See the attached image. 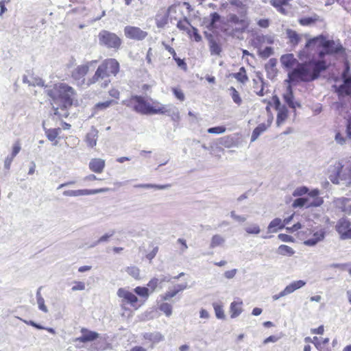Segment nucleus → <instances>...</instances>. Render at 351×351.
I'll list each match as a JSON object with an SVG mask.
<instances>
[{"instance_id": "c756f323", "label": "nucleus", "mask_w": 351, "mask_h": 351, "mask_svg": "<svg viewBox=\"0 0 351 351\" xmlns=\"http://www.w3.org/2000/svg\"><path fill=\"white\" fill-rule=\"evenodd\" d=\"M220 19L221 16L218 13H211L209 16V19L207 22V28L209 30L214 32L217 28V23L220 21Z\"/></svg>"}, {"instance_id": "338daca9", "label": "nucleus", "mask_w": 351, "mask_h": 351, "mask_svg": "<svg viewBox=\"0 0 351 351\" xmlns=\"http://www.w3.org/2000/svg\"><path fill=\"white\" fill-rule=\"evenodd\" d=\"M276 64V60L274 58H271L269 60V62L265 66V69L267 70V72L269 73V69L274 70V68Z\"/></svg>"}, {"instance_id": "dca6fc26", "label": "nucleus", "mask_w": 351, "mask_h": 351, "mask_svg": "<svg viewBox=\"0 0 351 351\" xmlns=\"http://www.w3.org/2000/svg\"><path fill=\"white\" fill-rule=\"evenodd\" d=\"M106 165L105 160L101 158H95L90 160L88 167L90 170L96 173L103 172Z\"/></svg>"}, {"instance_id": "412c9836", "label": "nucleus", "mask_w": 351, "mask_h": 351, "mask_svg": "<svg viewBox=\"0 0 351 351\" xmlns=\"http://www.w3.org/2000/svg\"><path fill=\"white\" fill-rule=\"evenodd\" d=\"M325 237V232L323 229H320L315 232L313 237L307 240H306L304 243L308 246H314L318 242L324 240Z\"/></svg>"}, {"instance_id": "e2e57ef3", "label": "nucleus", "mask_w": 351, "mask_h": 351, "mask_svg": "<svg viewBox=\"0 0 351 351\" xmlns=\"http://www.w3.org/2000/svg\"><path fill=\"white\" fill-rule=\"evenodd\" d=\"M316 21H317L316 18L306 17V18L301 19L300 20V23L302 25H309L313 23Z\"/></svg>"}, {"instance_id": "4c0bfd02", "label": "nucleus", "mask_w": 351, "mask_h": 351, "mask_svg": "<svg viewBox=\"0 0 351 351\" xmlns=\"http://www.w3.org/2000/svg\"><path fill=\"white\" fill-rule=\"evenodd\" d=\"M225 243V239L219 234H215L212 237L210 247L215 248L218 246H221Z\"/></svg>"}, {"instance_id": "5701e85b", "label": "nucleus", "mask_w": 351, "mask_h": 351, "mask_svg": "<svg viewBox=\"0 0 351 351\" xmlns=\"http://www.w3.org/2000/svg\"><path fill=\"white\" fill-rule=\"evenodd\" d=\"M272 119V117L269 118L267 124L261 123L254 130L251 136V141L253 142L256 141L258 137L270 126Z\"/></svg>"}, {"instance_id": "aec40b11", "label": "nucleus", "mask_w": 351, "mask_h": 351, "mask_svg": "<svg viewBox=\"0 0 351 351\" xmlns=\"http://www.w3.org/2000/svg\"><path fill=\"white\" fill-rule=\"evenodd\" d=\"M98 133V130L94 127H92L90 130L86 134L85 141L88 147L93 148L96 146Z\"/></svg>"}, {"instance_id": "a18cd8bd", "label": "nucleus", "mask_w": 351, "mask_h": 351, "mask_svg": "<svg viewBox=\"0 0 351 351\" xmlns=\"http://www.w3.org/2000/svg\"><path fill=\"white\" fill-rule=\"evenodd\" d=\"M306 199H308V202H306V208L320 206L324 203L322 197H306Z\"/></svg>"}, {"instance_id": "473e14b6", "label": "nucleus", "mask_w": 351, "mask_h": 351, "mask_svg": "<svg viewBox=\"0 0 351 351\" xmlns=\"http://www.w3.org/2000/svg\"><path fill=\"white\" fill-rule=\"evenodd\" d=\"M287 35L290 43L293 46L297 45L300 43L302 37V35L298 34L295 31L292 29H287Z\"/></svg>"}, {"instance_id": "c03bdc74", "label": "nucleus", "mask_w": 351, "mask_h": 351, "mask_svg": "<svg viewBox=\"0 0 351 351\" xmlns=\"http://www.w3.org/2000/svg\"><path fill=\"white\" fill-rule=\"evenodd\" d=\"M136 294L147 300L149 296V289L145 287H136L134 289Z\"/></svg>"}, {"instance_id": "0e129e2a", "label": "nucleus", "mask_w": 351, "mask_h": 351, "mask_svg": "<svg viewBox=\"0 0 351 351\" xmlns=\"http://www.w3.org/2000/svg\"><path fill=\"white\" fill-rule=\"evenodd\" d=\"M315 346L319 351H332V348L327 344L315 342Z\"/></svg>"}, {"instance_id": "3c124183", "label": "nucleus", "mask_w": 351, "mask_h": 351, "mask_svg": "<svg viewBox=\"0 0 351 351\" xmlns=\"http://www.w3.org/2000/svg\"><path fill=\"white\" fill-rule=\"evenodd\" d=\"M230 90L231 92V97L234 102L237 105H240L242 102V100L239 96L238 91L234 87H231L230 88Z\"/></svg>"}, {"instance_id": "6e6d98bb", "label": "nucleus", "mask_w": 351, "mask_h": 351, "mask_svg": "<svg viewBox=\"0 0 351 351\" xmlns=\"http://www.w3.org/2000/svg\"><path fill=\"white\" fill-rule=\"evenodd\" d=\"M187 33L191 37H194L196 42H199L202 40V36L198 34L197 29L194 27L191 26Z\"/></svg>"}, {"instance_id": "b1692460", "label": "nucleus", "mask_w": 351, "mask_h": 351, "mask_svg": "<svg viewBox=\"0 0 351 351\" xmlns=\"http://www.w3.org/2000/svg\"><path fill=\"white\" fill-rule=\"evenodd\" d=\"M82 332L83 335L75 339V341H80V342H87V341H91L95 339H96L99 337V334L93 332V331H89L86 329H82Z\"/></svg>"}, {"instance_id": "4be33fe9", "label": "nucleus", "mask_w": 351, "mask_h": 351, "mask_svg": "<svg viewBox=\"0 0 351 351\" xmlns=\"http://www.w3.org/2000/svg\"><path fill=\"white\" fill-rule=\"evenodd\" d=\"M264 43L271 44L273 43V39L267 36L256 35L252 40V45L258 49L263 46Z\"/></svg>"}, {"instance_id": "864d4df0", "label": "nucleus", "mask_w": 351, "mask_h": 351, "mask_svg": "<svg viewBox=\"0 0 351 351\" xmlns=\"http://www.w3.org/2000/svg\"><path fill=\"white\" fill-rule=\"evenodd\" d=\"M112 104H117V101L113 100H109L104 102H100L95 105L96 110H104L108 107H110Z\"/></svg>"}, {"instance_id": "9d476101", "label": "nucleus", "mask_w": 351, "mask_h": 351, "mask_svg": "<svg viewBox=\"0 0 351 351\" xmlns=\"http://www.w3.org/2000/svg\"><path fill=\"white\" fill-rule=\"evenodd\" d=\"M306 285V282L302 280H295L288 285L282 291L278 294L272 295L273 300L276 301L282 297H285L293 293L295 290L303 287Z\"/></svg>"}, {"instance_id": "5fc2aeb1", "label": "nucleus", "mask_w": 351, "mask_h": 351, "mask_svg": "<svg viewBox=\"0 0 351 351\" xmlns=\"http://www.w3.org/2000/svg\"><path fill=\"white\" fill-rule=\"evenodd\" d=\"M160 282V280L157 278H152L147 283V288L150 290L151 293H153Z\"/></svg>"}, {"instance_id": "f704fd0d", "label": "nucleus", "mask_w": 351, "mask_h": 351, "mask_svg": "<svg viewBox=\"0 0 351 351\" xmlns=\"http://www.w3.org/2000/svg\"><path fill=\"white\" fill-rule=\"evenodd\" d=\"M277 253L282 256H291L295 254V251L287 245H280L278 247Z\"/></svg>"}, {"instance_id": "774afa93", "label": "nucleus", "mask_w": 351, "mask_h": 351, "mask_svg": "<svg viewBox=\"0 0 351 351\" xmlns=\"http://www.w3.org/2000/svg\"><path fill=\"white\" fill-rule=\"evenodd\" d=\"M230 216L233 219L239 222H244L246 220V217L242 215H237L234 211H232L230 213Z\"/></svg>"}, {"instance_id": "f03ea898", "label": "nucleus", "mask_w": 351, "mask_h": 351, "mask_svg": "<svg viewBox=\"0 0 351 351\" xmlns=\"http://www.w3.org/2000/svg\"><path fill=\"white\" fill-rule=\"evenodd\" d=\"M45 93L50 98L55 114H58L59 108H66L72 106L75 95L74 89L65 83H58L48 87Z\"/></svg>"}, {"instance_id": "6e6552de", "label": "nucleus", "mask_w": 351, "mask_h": 351, "mask_svg": "<svg viewBox=\"0 0 351 351\" xmlns=\"http://www.w3.org/2000/svg\"><path fill=\"white\" fill-rule=\"evenodd\" d=\"M123 105L128 107H132L137 112H140L144 114H148L149 113V102L146 101L143 97L140 96H132L129 99H125L122 101Z\"/></svg>"}, {"instance_id": "a878e982", "label": "nucleus", "mask_w": 351, "mask_h": 351, "mask_svg": "<svg viewBox=\"0 0 351 351\" xmlns=\"http://www.w3.org/2000/svg\"><path fill=\"white\" fill-rule=\"evenodd\" d=\"M230 5L233 6L234 11L237 12L241 16H245L247 11V6L240 0H231Z\"/></svg>"}, {"instance_id": "f257e3e1", "label": "nucleus", "mask_w": 351, "mask_h": 351, "mask_svg": "<svg viewBox=\"0 0 351 351\" xmlns=\"http://www.w3.org/2000/svg\"><path fill=\"white\" fill-rule=\"evenodd\" d=\"M342 51L343 47L339 42L326 40L323 36L309 39L299 53V58L304 62L299 64L289 73V82L297 84L299 82L315 80L328 67L324 59L325 55L338 53Z\"/></svg>"}, {"instance_id": "37998d69", "label": "nucleus", "mask_w": 351, "mask_h": 351, "mask_svg": "<svg viewBox=\"0 0 351 351\" xmlns=\"http://www.w3.org/2000/svg\"><path fill=\"white\" fill-rule=\"evenodd\" d=\"M158 308L160 311L163 312L164 314L167 317H170L172 315V313H173L172 305L167 302L161 303L159 305Z\"/></svg>"}, {"instance_id": "6ab92c4d", "label": "nucleus", "mask_w": 351, "mask_h": 351, "mask_svg": "<svg viewBox=\"0 0 351 351\" xmlns=\"http://www.w3.org/2000/svg\"><path fill=\"white\" fill-rule=\"evenodd\" d=\"M243 301L240 298H237L230 306V313L231 318L239 317L243 312Z\"/></svg>"}, {"instance_id": "72a5a7b5", "label": "nucleus", "mask_w": 351, "mask_h": 351, "mask_svg": "<svg viewBox=\"0 0 351 351\" xmlns=\"http://www.w3.org/2000/svg\"><path fill=\"white\" fill-rule=\"evenodd\" d=\"M277 120L276 123L279 126L287 118L288 110L285 106H282L280 108L277 109Z\"/></svg>"}, {"instance_id": "7c9ffc66", "label": "nucleus", "mask_w": 351, "mask_h": 351, "mask_svg": "<svg viewBox=\"0 0 351 351\" xmlns=\"http://www.w3.org/2000/svg\"><path fill=\"white\" fill-rule=\"evenodd\" d=\"M171 185L170 184H138L134 185L135 188L142 189H154L155 190H166L169 189Z\"/></svg>"}, {"instance_id": "9b49d317", "label": "nucleus", "mask_w": 351, "mask_h": 351, "mask_svg": "<svg viewBox=\"0 0 351 351\" xmlns=\"http://www.w3.org/2000/svg\"><path fill=\"white\" fill-rule=\"evenodd\" d=\"M109 191L108 188H101L99 189H78V190H68L63 192L64 196L77 197L82 195H95L99 193H104Z\"/></svg>"}, {"instance_id": "4d7b16f0", "label": "nucleus", "mask_w": 351, "mask_h": 351, "mask_svg": "<svg viewBox=\"0 0 351 351\" xmlns=\"http://www.w3.org/2000/svg\"><path fill=\"white\" fill-rule=\"evenodd\" d=\"M168 108L171 109V112H167L166 114L171 117L174 121H177L180 119V114L178 110L172 106H168Z\"/></svg>"}, {"instance_id": "58836bf2", "label": "nucleus", "mask_w": 351, "mask_h": 351, "mask_svg": "<svg viewBox=\"0 0 351 351\" xmlns=\"http://www.w3.org/2000/svg\"><path fill=\"white\" fill-rule=\"evenodd\" d=\"M43 129L46 136L50 141H53L60 132V128L47 129L43 126Z\"/></svg>"}, {"instance_id": "bb28decb", "label": "nucleus", "mask_w": 351, "mask_h": 351, "mask_svg": "<svg viewBox=\"0 0 351 351\" xmlns=\"http://www.w3.org/2000/svg\"><path fill=\"white\" fill-rule=\"evenodd\" d=\"M291 0H265V2L269 3L281 14H286L287 10L284 6L288 5Z\"/></svg>"}, {"instance_id": "8fccbe9b", "label": "nucleus", "mask_w": 351, "mask_h": 351, "mask_svg": "<svg viewBox=\"0 0 351 351\" xmlns=\"http://www.w3.org/2000/svg\"><path fill=\"white\" fill-rule=\"evenodd\" d=\"M307 202H308V199H306V197L297 198L293 201V202L292 204V206L293 208H298V207L302 208L304 206L306 207Z\"/></svg>"}, {"instance_id": "4468645a", "label": "nucleus", "mask_w": 351, "mask_h": 351, "mask_svg": "<svg viewBox=\"0 0 351 351\" xmlns=\"http://www.w3.org/2000/svg\"><path fill=\"white\" fill-rule=\"evenodd\" d=\"M187 288V283L177 284L173 286V289H169L164 294L160 295L162 301H167L175 297L179 292L184 291Z\"/></svg>"}, {"instance_id": "ea45409f", "label": "nucleus", "mask_w": 351, "mask_h": 351, "mask_svg": "<svg viewBox=\"0 0 351 351\" xmlns=\"http://www.w3.org/2000/svg\"><path fill=\"white\" fill-rule=\"evenodd\" d=\"M339 92L345 93L347 95L351 93V77H346L344 76V84L339 86Z\"/></svg>"}, {"instance_id": "393cba45", "label": "nucleus", "mask_w": 351, "mask_h": 351, "mask_svg": "<svg viewBox=\"0 0 351 351\" xmlns=\"http://www.w3.org/2000/svg\"><path fill=\"white\" fill-rule=\"evenodd\" d=\"M280 62L285 68L291 69L297 63V60L292 53H287L281 56Z\"/></svg>"}, {"instance_id": "f8f14e48", "label": "nucleus", "mask_w": 351, "mask_h": 351, "mask_svg": "<svg viewBox=\"0 0 351 351\" xmlns=\"http://www.w3.org/2000/svg\"><path fill=\"white\" fill-rule=\"evenodd\" d=\"M124 34L127 38L137 40H143L147 36V32L134 26L125 27Z\"/></svg>"}, {"instance_id": "0eeeda50", "label": "nucleus", "mask_w": 351, "mask_h": 351, "mask_svg": "<svg viewBox=\"0 0 351 351\" xmlns=\"http://www.w3.org/2000/svg\"><path fill=\"white\" fill-rule=\"evenodd\" d=\"M117 296L120 298V306L122 309L126 310V304H130L132 307L138 308L137 296L130 291L128 288H119L117 292Z\"/></svg>"}, {"instance_id": "680f3d73", "label": "nucleus", "mask_w": 351, "mask_h": 351, "mask_svg": "<svg viewBox=\"0 0 351 351\" xmlns=\"http://www.w3.org/2000/svg\"><path fill=\"white\" fill-rule=\"evenodd\" d=\"M173 90V95L176 96V97L180 100V101H184V94L183 93V92L182 91V90L179 89V88H173L172 89Z\"/></svg>"}, {"instance_id": "bf43d9fd", "label": "nucleus", "mask_w": 351, "mask_h": 351, "mask_svg": "<svg viewBox=\"0 0 351 351\" xmlns=\"http://www.w3.org/2000/svg\"><path fill=\"white\" fill-rule=\"evenodd\" d=\"M226 130V128L224 126H217L209 128L208 132L210 134H223Z\"/></svg>"}, {"instance_id": "a19ab883", "label": "nucleus", "mask_w": 351, "mask_h": 351, "mask_svg": "<svg viewBox=\"0 0 351 351\" xmlns=\"http://www.w3.org/2000/svg\"><path fill=\"white\" fill-rule=\"evenodd\" d=\"M232 76L237 80V81L245 83L248 80V77L246 75V71L244 67H241L239 71L236 73H233Z\"/></svg>"}, {"instance_id": "cd10ccee", "label": "nucleus", "mask_w": 351, "mask_h": 351, "mask_svg": "<svg viewBox=\"0 0 351 351\" xmlns=\"http://www.w3.org/2000/svg\"><path fill=\"white\" fill-rule=\"evenodd\" d=\"M284 228L285 223L282 222V220L280 218H275L268 225L267 232L269 233H274Z\"/></svg>"}, {"instance_id": "20e7f679", "label": "nucleus", "mask_w": 351, "mask_h": 351, "mask_svg": "<svg viewBox=\"0 0 351 351\" xmlns=\"http://www.w3.org/2000/svg\"><path fill=\"white\" fill-rule=\"evenodd\" d=\"M335 174L329 176L330 182L335 184H339L341 182H346L347 186L351 185V167H344L340 162L335 166Z\"/></svg>"}, {"instance_id": "2f4dec72", "label": "nucleus", "mask_w": 351, "mask_h": 351, "mask_svg": "<svg viewBox=\"0 0 351 351\" xmlns=\"http://www.w3.org/2000/svg\"><path fill=\"white\" fill-rule=\"evenodd\" d=\"M125 272H126L129 276L132 277L135 280H140V269L138 267L135 265H130L124 269Z\"/></svg>"}, {"instance_id": "79ce46f5", "label": "nucleus", "mask_w": 351, "mask_h": 351, "mask_svg": "<svg viewBox=\"0 0 351 351\" xmlns=\"http://www.w3.org/2000/svg\"><path fill=\"white\" fill-rule=\"evenodd\" d=\"M36 302L38 307L40 311H42L44 313L48 312L47 307L45 304V300L42 297L40 293V289H38V290L36 292Z\"/></svg>"}, {"instance_id": "de8ad7c7", "label": "nucleus", "mask_w": 351, "mask_h": 351, "mask_svg": "<svg viewBox=\"0 0 351 351\" xmlns=\"http://www.w3.org/2000/svg\"><path fill=\"white\" fill-rule=\"evenodd\" d=\"M215 315L218 319H224L225 318V314L223 309V306L220 304H218L217 303H213V304Z\"/></svg>"}, {"instance_id": "a211bd4d", "label": "nucleus", "mask_w": 351, "mask_h": 351, "mask_svg": "<svg viewBox=\"0 0 351 351\" xmlns=\"http://www.w3.org/2000/svg\"><path fill=\"white\" fill-rule=\"evenodd\" d=\"M167 106H165L158 102H154L152 104H149L148 114H164L167 112H171V109L168 108Z\"/></svg>"}, {"instance_id": "ddd939ff", "label": "nucleus", "mask_w": 351, "mask_h": 351, "mask_svg": "<svg viewBox=\"0 0 351 351\" xmlns=\"http://www.w3.org/2000/svg\"><path fill=\"white\" fill-rule=\"evenodd\" d=\"M285 82L288 83L289 85L287 87L286 92L283 95V99L285 101L291 108L295 109L297 107H300V103L294 100V97L291 86V84H293V83L289 82V78L285 80ZM300 82H298L297 84ZM293 85H296V84H293Z\"/></svg>"}, {"instance_id": "c9c22d12", "label": "nucleus", "mask_w": 351, "mask_h": 351, "mask_svg": "<svg viewBox=\"0 0 351 351\" xmlns=\"http://www.w3.org/2000/svg\"><path fill=\"white\" fill-rule=\"evenodd\" d=\"M115 234L114 230H111L109 232L105 233L104 235L100 237L97 241H96L94 243L91 245V247H94L96 245H99L101 243H106L109 241V239L112 237Z\"/></svg>"}, {"instance_id": "49530a36", "label": "nucleus", "mask_w": 351, "mask_h": 351, "mask_svg": "<svg viewBox=\"0 0 351 351\" xmlns=\"http://www.w3.org/2000/svg\"><path fill=\"white\" fill-rule=\"evenodd\" d=\"M245 231L249 234H258L261 232V228L258 224L251 223L245 228Z\"/></svg>"}, {"instance_id": "423d86ee", "label": "nucleus", "mask_w": 351, "mask_h": 351, "mask_svg": "<svg viewBox=\"0 0 351 351\" xmlns=\"http://www.w3.org/2000/svg\"><path fill=\"white\" fill-rule=\"evenodd\" d=\"M99 44L107 48L118 49L121 45V38L114 33L101 30L98 34Z\"/></svg>"}, {"instance_id": "e433bc0d", "label": "nucleus", "mask_w": 351, "mask_h": 351, "mask_svg": "<svg viewBox=\"0 0 351 351\" xmlns=\"http://www.w3.org/2000/svg\"><path fill=\"white\" fill-rule=\"evenodd\" d=\"M350 202L348 198L341 197L339 198H337L334 200L335 206L343 212L347 211L346 205L348 202Z\"/></svg>"}, {"instance_id": "c85d7f7f", "label": "nucleus", "mask_w": 351, "mask_h": 351, "mask_svg": "<svg viewBox=\"0 0 351 351\" xmlns=\"http://www.w3.org/2000/svg\"><path fill=\"white\" fill-rule=\"evenodd\" d=\"M89 66L88 64L78 66L73 72L72 77L75 80H80L83 78L88 73Z\"/></svg>"}, {"instance_id": "69168bd1", "label": "nucleus", "mask_w": 351, "mask_h": 351, "mask_svg": "<svg viewBox=\"0 0 351 351\" xmlns=\"http://www.w3.org/2000/svg\"><path fill=\"white\" fill-rule=\"evenodd\" d=\"M71 289L73 291L84 290L85 284L83 282H75Z\"/></svg>"}, {"instance_id": "1a4fd4ad", "label": "nucleus", "mask_w": 351, "mask_h": 351, "mask_svg": "<svg viewBox=\"0 0 351 351\" xmlns=\"http://www.w3.org/2000/svg\"><path fill=\"white\" fill-rule=\"evenodd\" d=\"M351 223L345 218L340 219L335 226L337 232L342 240L351 239Z\"/></svg>"}, {"instance_id": "f3484780", "label": "nucleus", "mask_w": 351, "mask_h": 351, "mask_svg": "<svg viewBox=\"0 0 351 351\" xmlns=\"http://www.w3.org/2000/svg\"><path fill=\"white\" fill-rule=\"evenodd\" d=\"M228 21L230 23L240 25L243 29H246L249 25V22L245 16H237L234 13L228 14Z\"/></svg>"}, {"instance_id": "13d9d810", "label": "nucleus", "mask_w": 351, "mask_h": 351, "mask_svg": "<svg viewBox=\"0 0 351 351\" xmlns=\"http://www.w3.org/2000/svg\"><path fill=\"white\" fill-rule=\"evenodd\" d=\"M308 191V189L306 186L298 187L294 190V191L293 192V195L294 197L302 196V195L307 193Z\"/></svg>"}, {"instance_id": "2eb2a0df", "label": "nucleus", "mask_w": 351, "mask_h": 351, "mask_svg": "<svg viewBox=\"0 0 351 351\" xmlns=\"http://www.w3.org/2000/svg\"><path fill=\"white\" fill-rule=\"evenodd\" d=\"M265 82L259 74L256 77L253 79V88L255 93L258 96H263L267 93V90H265Z\"/></svg>"}, {"instance_id": "7ed1b4c3", "label": "nucleus", "mask_w": 351, "mask_h": 351, "mask_svg": "<svg viewBox=\"0 0 351 351\" xmlns=\"http://www.w3.org/2000/svg\"><path fill=\"white\" fill-rule=\"evenodd\" d=\"M119 71V64L114 58L105 60L97 68L95 75L90 80V83L93 84L99 82V80H104L101 86L106 87L110 83L108 77L110 75H116Z\"/></svg>"}, {"instance_id": "603ef678", "label": "nucleus", "mask_w": 351, "mask_h": 351, "mask_svg": "<svg viewBox=\"0 0 351 351\" xmlns=\"http://www.w3.org/2000/svg\"><path fill=\"white\" fill-rule=\"evenodd\" d=\"M259 55L263 58H267L273 54V49L271 47H267L263 49H258Z\"/></svg>"}, {"instance_id": "39448f33", "label": "nucleus", "mask_w": 351, "mask_h": 351, "mask_svg": "<svg viewBox=\"0 0 351 351\" xmlns=\"http://www.w3.org/2000/svg\"><path fill=\"white\" fill-rule=\"evenodd\" d=\"M176 14V8L173 5L169 6L168 8L160 9L155 16V22L157 27L163 28L169 21L173 23L177 21L175 16Z\"/></svg>"}, {"instance_id": "09e8293b", "label": "nucleus", "mask_w": 351, "mask_h": 351, "mask_svg": "<svg viewBox=\"0 0 351 351\" xmlns=\"http://www.w3.org/2000/svg\"><path fill=\"white\" fill-rule=\"evenodd\" d=\"M191 27V25L186 19H184L183 20H180L177 23V27L180 30H184V31L188 32L189 29H190Z\"/></svg>"}, {"instance_id": "052dcab7", "label": "nucleus", "mask_w": 351, "mask_h": 351, "mask_svg": "<svg viewBox=\"0 0 351 351\" xmlns=\"http://www.w3.org/2000/svg\"><path fill=\"white\" fill-rule=\"evenodd\" d=\"M21 149L20 142L19 141H16L12 145V150L10 156L14 158L19 153Z\"/></svg>"}]
</instances>
